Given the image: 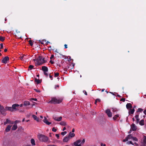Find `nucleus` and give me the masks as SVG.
I'll use <instances>...</instances> for the list:
<instances>
[{
  "instance_id": "a19ab883",
  "label": "nucleus",
  "mask_w": 146,
  "mask_h": 146,
  "mask_svg": "<svg viewBox=\"0 0 146 146\" xmlns=\"http://www.w3.org/2000/svg\"><path fill=\"white\" fill-rule=\"evenodd\" d=\"M46 72H44V74L46 76L48 77V74Z\"/></svg>"
},
{
  "instance_id": "b1692460",
  "label": "nucleus",
  "mask_w": 146,
  "mask_h": 146,
  "mask_svg": "<svg viewBox=\"0 0 146 146\" xmlns=\"http://www.w3.org/2000/svg\"><path fill=\"white\" fill-rule=\"evenodd\" d=\"M133 137L131 135H127V138H128V139H132Z\"/></svg>"
},
{
  "instance_id": "c756f323",
  "label": "nucleus",
  "mask_w": 146,
  "mask_h": 146,
  "mask_svg": "<svg viewBox=\"0 0 146 146\" xmlns=\"http://www.w3.org/2000/svg\"><path fill=\"white\" fill-rule=\"evenodd\" d=\"M34 67V66L32 65H30L29 66V68L30 70H32V69Z\"/></svg>"
},
{
  "instance_id": "4c0bfd02",
  "label": "nucleus",
  "mask_w": 146,
  "mask_h": 146,
  "mask_svg": "<svg viewBox=\"0 0 146 146\" xmlns=\"http://www.w3.org/2000/svg\"><path fill=\"white\" fill-rule=\"evenodd\" d=\"M26 56L23 55V56L20 58V59L21 60H23V58H25V57Z\"/></svg>"
},
{
  "instance_id": "4468645a",
  "label": "nucleus",
  "mask_w": 146,
  "mask_h": 146,
  "mask_svg": "<svg viewBox=\"0 0 146 146\" xmlns=\"http://www.w3.org/2000/svg\"><path fill=\"white\" fill-rule=\"evenodd\" d=\"M70 139L69 137L66 136L64 137V139H63V141L64 142H67Z\"/></svg>"
},
{
  "instance_id": "dca6fc26",
  "label": "nucleus",
  "mask_w": 146,
  "mask_h": 146,
  "mask_svg": "<svg viewBox=\"0 0 146 146\" xmlns=\"http://www.w3.org/2000/svg\"><path fill=\"white\" fill-rule=\"evenodd\" d=\"M135 111V109H130L129 112V114H133Z\"/></svg>"
},
{
  "instance_id": "338daca9",
  "label": "nucleus",
  "mask_w": 146,
  "mask_h": 146,
  "mask_svg": "<svg viewBox=\"0 0 146 146\" xmlns=\"http://www.w3.org/2000/svg\"><path fill=\"white\" fill-rule=\"evenodd\" d=\"M97 100V101L99 102H100L101 101V100L100 99H96Z\"/></svg>"
},
{
  "instance_id": "052dcab7",
  "label": "nucleus",
  "mask_w": 146,
  "mask_h": 146,
  "mask_svg": "<svg viewBox=\"0 0 146 146\" xmlns=\"http://www.w3.org/2000/svg\"><path fill=\"white\" fill-rule=\"evenodd\" d=\"M97 102H98V101H97V100H96H96H95V104H96Z\"/></svg>"
},
{
  "instance_id": "1a4fd4ad",
  "label": "nucleus",
  "mask_w": 146,
  "mask_h": 146,
  "mask_svg": "<svg viewBox=\"0 0 146 146\" xmlns=\"http://www.w3.org/2000/svg\"><path fill=\"white\" fill-rule=\"evenodd\" d=\"M43 121L44 123L47 125H49L51 124V123L48 121L47 118L45 117H44V119L43 120Z\"/></svg>"
},
{
  "instance_id": "4d7b16f0",
  "label": "nucleus",
  "mask_w": 146,
  "mask_h": 146,
  "mask_svg": "<svg viewBox=\"0 0 146 146\" xmlns=\"http://www.w3.org/2000/svg\"><path fill=\"white\" fill-rule=\"evenodd\" d=\"M54 57V55H52L51 57H50V58L51 59Z\"/></svg>"
},
{
  "instance_id": "2eb2a0df",
  "label": "nucleus",
  "mask_w": 146,
  "mask_h": 146,
  "mask_svg": "<svg viewBox=\"0 0 146 146\" xmlns=\"http://www.w3.org/2000/svg\"><path fill=\"white\" fill-rule=\"evenodd\" d=\"M11 125H8L7 127L5 129V131L7 132H9L11 129Z\"/></svg>"
},
{
  "instance_id": "9b49d317",
  "label": "nucleus",
  "mask_w": 146,
  "mask_h": 146,
  "mask_svg": "<svg viewBox=\"0 0 146 146\" xmlns=\"http://www.w3.org/2000/svg\"><path fill=\"white\" fill-rule=\"evenodd\" d=\"M42 70L44 72H47L48 71V68L46 66H42Z\"/></svg>"
},
{
  "instance_id": "f3484780",
  "label": "nucleus",
  "mask_w": 146,
  "mask_h": 146,
  "mask_svg": "<svg viewBox=\"0 0 146 146\" xmlns=\"http://www.w3.org/2000/svg\"><path fill=\"white\" fill-rule=\"evenodd\" d=\"M126 107L127 109H128L129 108H132V106L130 103L127 104L126 105Z\"/></svg>"
},
{
  "instance_id": "7ed1b4c3",
  "label": "nucleus",
  "mask_w": 146,
  "mask_h": 146,
  "mask_svg": "<svg viewBox=\"0 0 146 146\" xmlns=\"http://www.w3.org/2000/svg\"><path fill=\"white\" fill-rule=\"evenodd\" d=\"M85 142V139H79L74 142V144L75 146H81L83 145Z\"/></svg>"
},
{
  "instance_id": "aec40b11",
  "label": "nucleus",
  "mask_w": 146,
  "mask_h": 146,
  "mask_svg": "<svg viewBox=\"0 0 146 146\" xmlns=\"http://www.w3.org/2000/svg\"><path fill=\"white\" fill-rule=\"evenodd\" d=\"M24 104L25 106H27L30 105V103L29 101H25L24 102Z\"/></svg>"
},
{
  "instance_id": "a18cd8bd",
  "label": "nucleus",
  "mask_w": 146,
  "mask_h": 146,
  "mask_svg": "<svg viewBox=\"0 0 146 146\" xmlns=\"http://www.w3.org/2000/svg\"><path fill=\"white\" fill-rule=\"evenodd\" d=\"M140 120L138 118L136 119L137 123H138Z\"/></svg>"
},
{
  "instance_id": "864d4df0",
  "label": "nucleus",
  "mask_w": 146,
  "mask_h": 146,
  "mask_svg": "<svg viewBox=\"0 0 146 146\" xmlns=\"http://www.w3.org/2000/svg\"><path fill=\"white\" fill-rule=\"evenodd\" d=\"M49 77H50V78L51 79V80H52L53 78H52V76H51V75H49Z\"/></svg>"
},
{
  "instance_id": "412c9836",
  "label": "nucleus",
  "mask_w": 146,
  "mask_h": 146,
  "mask_svg": "<svg viewBox=\"0 0 146 146\" xmlns=\"http://www.w3.org/2000/svg\"><path fill=\"white\" fill-rule=\"evenodd\" d=\"M75 136V134L73 133H72L71 132H70L68 136L69 137H72Z\"/></svg>"
},
{
  "instance_id": "423d86ee",
  "label": "nucleus",
  "mask_w": 146,
  "mask_h": 146,
  "mask_svg": "<svg viewBox=\"0 0 146 146\" xmlns=\"http://www.w3.org/2000/svg\"><path fill=\"white\" fill-rule=\"evenodd\" d=\"M9 60V58L8 56H6L3 58L2 60V62L3 63L6 64L7 63V61Z\"/></svg>"
},
{
  "instance_id": "6e6552de",
  "label": "nucleus",
  "mask_w": 146,
  "mask_h": 146,
  "mask_svg": "<svg viewBox=\"0 0 146 146\" xmlns=\"http://www.w3.org/2000/svg\"><path fill=\"white\" fill-rule=\"evenodd\" d=\"M131 130L133 131H135L137 129V127L133 123L131 126Z\"/></svg>"
},
{
  "instance_id": "bb28decb",
  "label": "nucleus",
  "mask_w": 146,
  "mask_h": 146,
  "mask_svg": "<svg viewBox=\"0 0 146 146\" xmlns=\"http://www.w3.org/2000/svg\"><path fill=\"white\" fill-rule=\"evenodd\" d=\"M118 117H119L118 115H115L113 117V119L115 120L117 119Z\"/></svg>"
},
{
  "instance_id": "39448f33",
  "label": "nucleus",
  "mask_w": 146,
  "mask_h": 146,
  "mask_svg": "<svg viewBox=\"0 0 146 146\" xmlns=\"http://www.w3.org/2000/svg\"><path fill=\"white\" fill-rule=\"evenodd\" d=\"M19 106V105L15 104H13L12 105V108L13 110V111H16L18 110L17 109V107Z\"/></svg>"
},
{
  "instance_id": "09e8293b",
  "label": "nucleus",
  "mask_w": 146,
  "mask_h": 146,
  "mask_svg": "<svg viewBox=\"0 0 146 146\" xmlns=\"http://www.w3.org/2000/svg\"><path fill=\"white\" fill-rule=\"evenodd\" d=\"M55 135L57 137V139H58L59 138V136L58 134H56Z\"/></svg>"
},
{
  "instance_id": "2f4dec72",
  "label": "nucleus",
  "mask_w": 146,
  "mask_h": 146,
  "mask_svg": "<svg viewBox=\"0 0 146 146\" xmlns=\"http://www.w3.org/2000/svg\"><path fill=\"white\" fill-rule=\"evenodd\" d=\"M6 121L7 123H11V121L9 119H7L6 120Z\"/></svg>"
},
{
  "instance_id": "e2e57ef3",
  "label": "nucleus",
  "mask_w": 146,
  "mask_h": 146,
  "mask_svg": "<svg viewBox=\"0 0 146 146\" xmlns=\"http://www.w3.org/2000/svg\"><path fill=\"white\" fill-rule=\"evenodd\" d=\"M7 51V49H6V48H5V49H4V52H6Z\"/></svg>"
},
{
  "instance_id": "f257e3e1",
  "label": "nucleus",
  "mask_w": 146,
  "mask_h": 146,
  "mask_svg": "<svg viewBox=\"0 0 146 146\" xmlns=\"http://www.w3.org/2000/svg\"><path fill=\"white\" fill-rule=\"evenodd\" d=\"M38 137L39 140L41 141L46 142L47 143H50V141L48 137L43 135L40 134L38 136Z\"/></svg>"
},
{
  "instance_id": "8fccbe9b",
  "label": "nucleus",
  "mask_w": 146,
  "mask_h": 146,
  "mask_svg": "<svg viewBox=\"0 0 146 146\" xmlns=\"http://www.w3.org/2000/svg\"><path fill=\"white\" fill-rule=\"evenodd\" d=\"M125 98H121V99L120 101L124 102H125Z\"/></svg>"
},
{
  "instance_id": "58836bf2",
  "label": "nucleus",
  "mask_w": 146,
  "mask_h": 146,
  "mask_svg": "<svg viewBox=\"0 0 146 146\" xmlns=\"http://www.w3.org/2000/svg\"><path fill=\"white\" fill-rule=\"evenodd\" d=\"M128 140V138H127V137L125 138L123 140V142H125L127 141Z\"/></svg>"
},
{
  "instance_id": "473e14b6",
  "label": "nucleus",
  "mask_w": 146,
  "mask_h": 146,
  "mask_svg": "<svg viewBox=\"0 0 146 146\" xmlns=\"http://www.w3.org/2000/svg\"><path fill=\"white\" fill-rule=\"evenodd\" d=\"M132 139H133V140L135 141H138V139H137V138L136 137H133Z\"/></svg>"
},
{
  "instance_id": "a211bd4d",
  "label": "nucleus",
  "mask_w": 146,
  "mask_h": 146,
  "mask_svg": "<svg viewBox=\"0 0 146 146\" xmlns=\"http://www.w3.org/2000/svg\"><path fill=\"white\" fill-rule=\"evenodd\" d=\"M33 118L36 121H39V118L37 117L35 115H33Z\"/></svg>"
},
{
  "instance_id": "680f3d73",
  "label": "nucleus",
  "mask_w": 146,
  "mask_h": 146,
  "mask_svg": "<svg viewBox=\"0 0 146 146\" xmlns=\"http://www.w3.org/2000/svg\"><path fill=\"white\" fill-rule=\"evenodd\" d=\"M66 129V128L65 127H64L63 128V129H62V130L63 131H64V130H65V129Z\"/></svg>"
},
{
  "instance_id": "3c124183",
  "label": "nucleus",
  "mask_w": 146,
  "mask_h": 146,
  "mask_svg": "<svg viewBox=\"0 0 146 146\" xmlns=\"http://www.w3.org/2000/svg\"><path fill=\"white\" fill-rule=\"evenodd\" d=\"M139 115L137 114L135 116V118L136 119L138 118Z\"/></svg>"
},
{
  "instance_id": "393cba45",
  "label": "nucleus",
  "mask_w": 146,
  "mask_h": 146,
  "mask_svg": "<svg viewBox=\"0 0 146 146\" xmlns=\"http://www.w3.org/2000/svg\"><path fill=\"white\" fill-rule=\"evenodd\" d=\"M31 143L32 145H35V141L34 139H32L31 140Z\"/></svg>"
},
{
  "instance_id": "69168bd1",
  "label": "nucleus",
  "mask_w": 146,
  "mask_h": 146,
  "mask_svg": "<svg viewBox=\"0 0 146 146\" xmlns=\"http://www.w3.org/2000/svg\"><path fill=\"white\" fill-rule=\"evenodd\" d=\"M50 62L52 64H53L54 63V62L53 61H50Z\"/></svg>"
},
{
  "instance_id": "4be33fe9",
  "label": "nucleus",
  "mask_w": 146,
  "mask_h": 146,
  "mask_svg": "<svg viewBox=\"0 0 146 146\" xmlns=\"http://www.w3.org/2000/svg\"><path fill=\"white\" fill-rule=\"evenodd\" d=\"M60 124L62 126H66V123L65 121H61L60 123Z\"/></svg>"
},
{
  "instance_id": "37998d69",
  "label": "nucleus",
  "mask_w": 146,
  "mask_h": 146,
  "mask_svg": "<svg viewBox=\"0 0 146 146\" xmlns=\"http://www.w3.org/2000/svg\"><path fill=\"white\" fill-rule=\"evenodd\" d=\"M20 122H21V121H19V120H16L14 122V123L15 124H16Z\"/></svg>"
},
{
  "instance_id": "de8ad7c7",
  "label": "nucleus",
  "mask_w": 146,
  "mask_h": 146,
  "mask_svg": "<svg viewBox=\"0 0 146 146\" xmlns=\"http://www.w3.org/2000/svg\"><path fill=\"white\" fill-rule=\"evenodd\" d=\"M3 108H4V107L2 106L1 105L0 106V110H1V109H2Z\"/></svg>"
},
{
  "instance_id": "ea45409f",
  "label": "nucleus",
  "mask_w": 146,
  "mask_h": 146,
  "mask_svg": "<svg viewBox=\"0 0 146 146\" xmlns=\"http://www.w3.org/2000/svg\"><path fill=\"white\" fill-rule=\"evenodd\" d=\"M56 130H57L56 129H55L54 127L52 128V131L55 132L56 131Z\"/></svg>"
},
{
  "instance_id": "f704fd0d",
  "label": "nucleus",
  "mask_w": 146,
  "mask_h": 146,
  "mask_svg": "<svg viewBox=\"0 0 146 146\" xmlns=\"http://www.w3.org/2000/svg\"><path fill=\"white\" fill-rule=\"evenodd\" d=\"M127 143L128 144H131L133 145H134V144L132 143V142L131 141H128L127 142Z\"/></svg>"
},
{
  "instance_id": "7c9ffc66",
  "label": "nucleus",
  "mask_w": 146,
  "mask_h": 146,
  "mask_svg": "<svg viewBox=\"0 0 146 146\" xmlns=\"http://www.w3.org/2000/svg\"><path fill=\"white\" fill-rule=\"evenodd\" d=\"M54 76L55 77H58L59 75V73L58 72H56V73L55 72L54 73Z\"/></svg>"
},
{
  "instance_id": "bf43d9fd",
  "label": "nucleus",
  "mask_w": 146,
  "mask_h": 146,
  "mask_svg": "<svg viewBox=\"0 0 146 146\" xmlns=\"http://www.w3.org/2000/svg\"><path fill=\"white\" fill-rule=\"evenodd\" d=\"M47 146H56V145H48Z\"/></svg>"
},
{
  "instance_id": "c9c22d12",
  "label": "nucleus",
  "mask_w": 146,
  "mask_h": 146,
  "mask_svg": "<svg viewBox=\"0 0 146 146\" xmlns=\"http://www.w3.org/2000/svg\"><path fill=\"white\" fill-rule=\"evenodd\" d=\"M29 43L30 44V45L31 46H32L33 45V43L32 42V41L31 40H29Z\"/></svg>"
},
{
  "instance_id": "5701e85b",
  "label": "nucleus",
  "mask_w": 146,
  "mask_h": 146,
  "mask_svg": "<svg viewBox=\"0 0 146 146\" xmlns=\"http://www.w3.org/2000/svg\"><path fill=\"white\" fill-rule=\"evenodd\" d=\"M139 124L141 125H143L144 124V121L143 119L141 120L139 122Z\"/></svg>"
},
{
  "instance_id": "f8f14e48",
  "label": "nucleus",
  "mask_w": 146,
  "mask_h": 146,
  "mask_svg": "<svg viewBox=\"0 0 146 146\" xmlns=\"http://www.w3.org/2000/svg\"><path fill=\"white\" fill-rule=\"evenodd\" d=\"M5 110H6L4 109V108H3L0 110V112L2 115H5L6 114Z\"/></svg>"
},
{
  "instance_id": "e433bc0d",
  "label": "nucleus",
  "mask_w": 146,
  "mask_h": 146,
  "mask_svg": "<svg viewBox=\"0 0 146 146\" xmlns=\"http://www.w3.org/2000/svg\"><path fill=\"white\" fill-rule=\"evenodd\" d=\"M110 93L111 94H113V95H114L115 96H116V95L117 94V93L116 92H115L114 93H113L112 92H110Z\"/></svg>"
},
{
  "instance_id": "79ce46f5",
  "label": "nucleus",
  "mask_w": 146,
  "mask_h": 146,
  "mask_svg": "<svg viewBox=\"0 0 146 146\" xmlns=\"http://www.w3.org/2000/svg\"><path fill=\"white\" fill-rule=\"evenodd\" d=\"M30 100H33L35 101H37V99L36 98H32L30 99Z\"/></svg>"
},
{
  "instance_id": "6e6d98bb",
  "label": "nucleus",
  "mask_w": 146,
  "mask_h": 146,
  "mask_svg": "<svg viewBox=\"0 0 146 146\" xmlns=\"http://www.w3.org/2000/svg\"><path fill=\"white\" fill-rule=\"evenodd\" d=\"M34 90L35 91H36V92H40V91L39 90H36V89H34Z\"/></svg>"
},
{
  "instance_id": "9d476101",
  "label": "nucleus",
  "mask_w": 146,
  "mask_h": 146,
  "mask_svg": "<svg viewBox=\"0 0 146 146\" xmlns=\"http://www.w3.org/2000/svg\"><path fill=\"white\" fill-rule=\"evenodd\" d=\"M53 118L55 120L57 121H60L61 120L62 117L61 116L60 117H54Z\"/></svg>"
},
{
  "instance_id": "13d9d810",
  "label": "nucleus",
  "mask_w": 146,
  "mask_h": 146,
  "mask_svg": "<svg viewBox=\"0 0 146 146\" xmlns=\"http://www.w3.org/2000/svg\"><path fill=\"white\" fill-rule=\"evenodd\" d=\"M144 113L146 115V110H145L143 111Z\"/></svg>"
},
{
  "instance_id": "72a5a7b5",
  "label": "nucleus",
  "mask_w": 146,
  "mask_h": 146,
  "mask_svg": "<svg viewBox=\"0 0 146 146\" xmlns=\"http://www.w3.org/2000/svg\"><path fill=\"white\" fill-rule=\"evenodd\" d=\"M67 133V132L66 131H64V132H62L61 133V135H65Z\"/></svg>"
},
{
  "instance_id": "6ab92c4d",
  "label": "nucleus",
  "mask_w": 146,
  "mask_h": 146,
  "mask_svg": "<svg viewBox=\"0 0 146 146\" xmlns=\"http://www.w3.org/2000/svg\"><path fill=\"white\" fill-rule=\"evenodd\" d=\"M17 128V125L16 124H14L13 125L12 128V130H15Z\"/></svg>"
},
{
  "instance_id": "c85d7f7f",
  "label": "nucleus",
  "mask_w": 146,
  "mask_h": 146,
  "mask_svg": "<svg viewBox=\"0 0 146 146\" xmlns=\"http://www.w3.org/2000/svg\"><path fill=\"white\" fill-rule=\"evenodd\" d=\"M143 111V109H141V108H139L137 110V112H141L142 111Z\"/></svg>"
},
{
  "instance_id": "0eeeda50",
  "label": "nucleus",
  "mask_w": 146,
  "mask_h": 146,
  "mask_svg": "<svg viewBox=\"0 0 146 146\" xmlns=\"http://www.w3.org/2000/svg\"><path fill=\"white\" fill-rule=\"evenodd\" d=\"M106 113L107 114L108 116L110 117H111L112 116V114L110 111V110L107 109L106 110Z\"/></svg>"
},
{
  "instance_id": "603ef678",
  "label": "nucleus",
  "mask_w": 146,
  "mask_h": 146,
  "mask_svg": "<svg viewBox=\"0 0 146 146\" xmlns=\"http://www.w3.org/2000/svg\"><path fill=\"white\" fill-rule=\"evenodd\" d=\"M64 46L65 48H68L67 45L66 44H64Z\"/></svg>"
},
{
  "instance_id": "20e7f679",
  "label": "nucleus",
  "mask_w": 146,
  "mask_h": 146,
  "mask_svg": "<svg viewBox=\"0 0 146 146\" xmlns=\"http://www.w3.org/2000/svg\"><path fill=\"white\" fill-rule=\"evenodd\" d=\"M38 65H40L45 62L44 58L41 56H39L36 60Z\"/></svg>"
},
{
  "instance_id": "cd10ccee",
  "label": "nucleus",
  "mask_w": 146,
  "mask_h": 146,
  "mask_svg": "<svg viewBox=\"0 0 146 146\" xmlns=\"http://www.w3.org/2000/svg\"><path fill=\"white\" fill-rule=\"evenodd\" d=\"M5 37H3L2 36H0V40L2 41V42H3L4 41V40H5Z\"/></svg>"
},
{
  "instance_id": "c03bdc74",
  "label": "nucleus",
  "mask_w": 146,
  "mask_h": 146,
  "mask_svg": "<svg viewBox=\"0 0 146 146\" xmlns=\"http://www.w3.org/2000/svg\"><path fill=\"white\" fill-rule=\"evenodd\" d=\"M1 45V48H0V49H2L3 48V44H0Z\"/></svg>"
},
{
  "instance_id": "5fc2aeb1",
  "label": "nucleus",
  "mask_w": 146,
  "mask_h": 146,
  "mask_svg": "<svg viewBox=\"0 0 146 146\" xmlns=\"http://www.w3.org/2000/svg\"><path fill=\"white\" fill-rule=\"evenodd\" d=\"M59 85H57L55 86V88L56 89L57 88H59Z\"/></svg>"
},
{
  "instance_id": "f03ea898",
  "label": "nucleus",
  "mask_w": 146,
  "mask_h": 146,
  "mask_svg": "<svg viewBox=\"0 0 146 146\" xmlns=\"http://www.w3.org/2000/svg\"><path fill=\"white\" fill-rule=\"evenodd\" d=\"M62 102V100L60 98H57L55 97L52 98L51 100L48 102V103L53 104H58Z\"/></svg>"
},
{
  "instance_id": "ddd939ff",
  "label": "nucleus",
  "mask_w": 146,
  "mask_h": 146,
  "mask_svg": "<svg viewBox=\"0 0 146 146\" xmlns=\"http://www.w3.org/2000/svg\"><path fill=\"white\" fill-rule=\"evenodd\" d=\"M5 110H8L9 111H13V110L12 107H8V106H6L5 107Z\"/></svg>"
},
{
  "instance_id": "0e129e2a",
  "label": "nucleus",
  "mask_w": 146,
  "mask_h": 146,
  "mask_svg": "<svg viewBox=\"0 0 146 146\" xmlns=\"http://www.w3.org/2000/svg\"><path fill=\"white\" fill-rule=\"evenodd\" d=\"M7 122H6V121H5V122L4 123H3V124H4V125H6V124H7Z\"/></svg>"
},
{
  "instance_id": "774afa93",
  "label": "nucleus",
  "mask_w": 146,
  "mask_h": 146,
  "mask_svg": "<svg viewBox=\"0 0 146 146\" xmlns=\"http://www.w3.org/2000/svg\"><path fill=\"white\" fill-rule=\"evenodd\" d=\"M84 92H84V94H85L86 95H87V92H86V91H84Z\"/></svg>"
},
{
  "instance_id": "a878e982",
  "label": "nucleus",
  "mask_w": 146,
  "mask_h": 146,
  "mask_svg": "<svg viewBox=\"0 0 146 146\" xmlns=\"http://www.w3.org/2000/svg\"><path fill=\"white\" fill-rule=\"evenodd\" d=\"M35 82H36L37 84H40L41 83L40 81L39 80V79H37L36 78H35Z\"/></svg>"
},
{
  "instance_id": "49530a36",
  "label": "nucleus",
  "mask_w": 146,
  "mask_h": 146,
  "mask_svg": "<svg viewBox=\"0 0 146 146\" xmlns=\"http://www.w3.org/2000/svg\"><path fill=\"white\" fill-rule=\"evenodd\" d=\"M144 137V138L143 141L145 143H146V137Z\"/></svg>"
}]
</instances>
